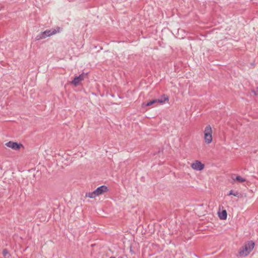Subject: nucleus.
Wrapping results in <instances>:
<instances>
[{"instance_id": "f257e3e1", "label": "nucleus", "mask_w": 258, "mask_h": 258, "mask_svg": "<svg viewBox=\"0 0 258 258\" xmlns=\"http://www.w3.org/2000/svg\"><path fill=\"white\" fill-rule=\"evenodd\" d=\"M254 243L250 241L246 243L239 250L238 254L241 257H245L248 255L253 250Z\"/></svg>"}, {"instance_id": "f03ea898", "label": "nucleus", "mask_w": 258, "mask_h": 258, "mask_svg": "<svg viewBox=\"0 0 258 258\" xmlns=\"http://www.w3.org/2000/svg\"><path fill=\"white\" fill-rule=\"evenodd\" d=\"M108 191V188L105 185H102L98 187L93 192L86 193L85 197L90 199H94L97 196H100Z\"/></svg>"}, {"instance_id": "7ed1b4c3", "label": "nucleus", "mask_w": 258, "mask_h": 258, "mask_svg": "<svg viewBox=\"0 0 258 258\" xmlns=\"http://www.w3.org/2000/svg\"><path fill=\"white\" fill-rule=\"evenodd\" d=\"M204 142L210 145L213 142V130L209 124L206 125L203 131Z\"/></svg>"}, {"instance_id": "20e7f679", "label": "nucleus", "mask_w": 258, "mask_h": 258, "mask_svg": "<svg viewBox=\"0 0 258 258\" xmlns=\"http://www.w3.org/2000/svg\"><path fill=\"white\" fill-rule=\"evenodd\" d=\"M57 30L52 29L50 30H46L44 31L41 32L38 34L35 37L36 40H39L40 39H44L47 37H49L54 34H55L57 32H59L60 28L57 27Z\"/></svg>"}, {"instance_id": "39448f33", "label": "nucleus", "mask_w": 258, "mask_h": 258, "mask_svg": "<svg viewBox=\"0 0 258 258\" xmlns=\"http://www.w3.org/2000/svg\"><path fill=\"white\" fill-rule=\"evenodd\" d=\"M190 167L195 171H201L205 168V165L201 161L197 160L191 163Z\"/></svg>"}, {"instance_id": "423d86ee", "label": "nucleus", "mask_w": 258, "mask_h": 258, "mask_svg": "<svg viewBox=\"0 0 258 258\" xmlns=\"http://www.w3.org/2000/svg\"><path fill=\"white\" fill-rule=\"evenodd\" d=\"M6 146L9 148H10L14 150H19L21 147H23L22 144H18L16 142L10 141L6 143Z\"/></svg>"}, {"instance_id": "0eeeda50", "label": "nucleus", "mask_w": 258, "mask_h": 258, "mask_svg": "<svg viewBox=\"0 0 258 258\" xmlns=\"http://www.w3.org/2000/svg\"><path fill=\"white\" fill-rule=\"evenodd\" d=\"M218 215L220 219L225 220L227 219V213L226 210H223L222 211L218 212Z\"/></svg>"}, {"instance_id": "6e6552de", "label": "nucleus", "mask_w": 258, "mask_h": 258, "mask_svg": "<svg viewBox=\"0 0 258 258\" xmlns=\"http://www.w3.org/2000/svg\"><path fill=\"white\" fill-rule=\"evenodd\" d=\"M88 79L87 73H82L78 76L75 77L72 81H83Z\"/></svg>"}, {"instance_id": "1a4fd4ad", "label": "nucleus", "mask_w": 258, "mask_h": 258, "mask_svg": "<svg viewBox=\"0 0 258 258\" xmlns=\"http://www.w3.org/2000/svg\"><path fill=\"white\" fill-rule=\"evenodd\" d=\"M232 180L233 182L237 181L238 182H243L245 181V179L240 176H237L235 178L233 177Z\"/></svg>"}, {"instance_id": "9d476101", "label": "nucleus", "mask_w": 258, "mask_h": 258, "mask_svg": "<svg viewBox=\"0 0 258 258\" xmlns=\"http://www.w3.org/2000/svg\"><path fill=\"white\" fill-rule=\"evenodd\" d=\"M163 102V101H162V100H156V99H155V100H153L152 101H151L148 102L146 104L143 103L142 104V106H150V105H152V104H154L155 103H157V102Z\"/></svg>"}, {"instance_id": "9b49d317", "label": "nucleus", "mask_w": 258, "mask_h": 258, "mask_svg": "<svg viewBox=\"0 0 258 258\" xmlns=\"http://www.w3.org/2000/svg\"><path fill=\"white\" fill-rule=\"evenodd\" d=\"M227 196H233L234 197L239 198L240 194L238 191H234L233 190H231L227 194Z\"/></svg>"}, {"instance_id": "f8f14e48", "label": "nucleus", "mask_w": 258, "mask_h": 258, "mask_svg": "<svg viewBox=\"0 0 258 258\" xmlns=\"http://www.w3.org/2000/svg\"><path fill=\"white\" fill-rule=\"evenodd\" d=\"M156 100H162L163 101L162 102H160L161 103H163L166 101H168L169 98L168 97L165 95H163L160 99H156Z\"/></svg>"}, {"instance_id": "ddd939ff", "label": "nucleus", "mask_w": 258, "mask_h": 258, "mask_svg": "<svg viewBox=\"0 0 258 258\" xmlns=\"http://www.w3.org/2000/svg\"><path fill=\"white\" fill-rule=\"evenodd\" d=\"M3 255L5 258H9L10 255L9 253L8 252V250L7 249H5L3 250Z\"/></svg>"}, {"instance_id": "4468645a", "label": "nucleus", "mask_w": 258, "mask_h": 258, "mask_svg": "<svg viewBox=\"0 0 258 258\" xmlns=\"http://www.w3.org/2000/svg\"><path fill=\"white\" fill-rule=\"evenodd\" d=\"M251 92L254 94L255 96H258V87L255 88H253L251 89Z\"/></svg>"}, {"instance_id": "2eb2a0df", "label": "nucleus", "mask_w": 258, "mask_h": 258, "mask_svg": "<svg viewBox=\"0 0 258 258\" xmlns=\"http://www.w3.org/2000/svg\"><path fill=\"white\" fill-rule=\"evenodd\" d=\"M80 84V82H71L70 85L74 87H76Z\"/></svg>"}]
</instances>
